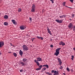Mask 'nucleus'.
Wrapping results in <instances>:
<instances>
[{"mask_svg": "<svg viewBox=\"0 0 75 75\" xmlns=\"http://www.w3.org/2000/svg\"><path fill=\"white\" fill-rule=\"evenodd\" d=\"M61 50V48H58L56 50V52L54 54V55H56V56H58L59 54V51Z\"/></svg>", "mask_w": 75, "mask_h": 75, "instance_id": "obj_1", "label": "nucleus"}, {"mask_svg": "<svg viewBox=\"0 0 75 75\" xmlns=\"http://www.w3.org/2000/svg\"><path fill=\"white\" fill-rule=\"evenodd\" d=\"M36 9V7L35 5L34 4H33L32 6V9H31V11L32 12H35V9Z\"/></svg>", "mask_w": 75, "mask_h": 75, "instance_id": "obj_2", "label": "nucleus"}, {"mask_svg": "<svg viewBox=\"0 0 75 75\" xmlns=\"http://www.w3.org/2000/svg\"><path fill=\"white\" fill-rule=\"evenodd\" d=\"M23 51H27L28 50V48L26 45H24L22 47Z\"/></svg>", "mask_w": 75, "mask_h": 75, "instance_id": "obj_3", "label": "nucleus"}, {"mask_svg": "<svg viewBox=\"0 0 75 75\" xmlns=\"http://www.w3.org/2000/svg\"><path fill=\"white\" fill-rule=\"evenodd\" d=\"M34 62L36 63V64H37V65L40 68H41L42 67V65H40V63H39L37 61V60H35Z\"/></svg>", "mask_w": 75, "mask_h": 75, "instance_id": "obj_4", "label": "nucleus"}, {"mask_svg": "<svg viewBox=\"0 0 75 75\" xmlns=\"http://www.w3.org/2000/svg\"><path fill=\"white\" fill-rule=\"evenodd\" d=\"M20 28L21 30H24L26 28L25 26L21 25L20 27Z\"/></svg>", "mask_w": 75, "mask_h": 75, "instance_id": "obj_5", "label": "nucleus"}, {"mask_svg": "<svg viewBox=\"0 0 75 75\" xmlns=\"http://www.w3.org/2000/svg\"><path fill=\"white\" fill-rule=\"evenodd\" d=\"M55 21H56L57 23H62V20L56 19L55 20Z\"/></svg>", "mask_w": 75, "mask_h": 75, "instance_id": "obj_6", "label": "nucleus"}, {"mask_svg": "<svg viewBox=\"0 0 75 75\" xmlns=\"http://www.w3.org/2000/svg\"><path fill=\"white\" fill-rule=\"evenodd\" d=\"M59 45H62V46H64V45H65V43L62 41H61V42H60L59 43Z\"/></svg>", "mask_w": 75, "mask_h": 75, "instance_id": "obj_7", "label": "nucleus"}, {"mask_svg": "<svg viewBox=\"0 0 75 75\" xmlns=\"http://www.w3.org/2000/svg\"><path fill=\"white\" fill-rule=\"evenodd\" d=\"M4 45L3 42H0V48H1Z\"/></svg>", "mask_w": 75, "mask_h": 75, "instance_id": "obj_8", "label": "nucleus"}, {"mask_svg": "<svg viewBox=\"0 0 75 75\" xmlns=\"http://www.w3.org/2000/svg\"><path fill=\"white\" fill-rule=\"evenodd\" d=\"M72 26H73V25H72V23H70L68 26L69 28V29H71Z\"/></svg>", "mask_w": 75, "mask_h": 75, "instance_id": "obj_9", "label": "nucleus"}, {"mask_svg": "<svg viewBox=\"0 0 75 75\" xmlns=\"http://www.w3.org/2000/svg\"><path fill=\"white\" fill-rule=\"evenodd\" d=\"M58 61L59 62V65H62V61L59 58L58 59Z\"/></svg>", "mask_w": 75, "mask_h": 75, "instance_id": "obj_10", "label": "nucleus"}, {"mask_svg": "<svg viewBox=\"0 0 75 75\" xmlns=\"http://www.w3.org/2000/svg\"><path fill=\"white\" fill-rule=\"evenodd\" d=\"M37 61H42V59L40 57L37 58Z\"/></svg>", "mask_w": 75, "mask_h": 75, "instance_id": "obj_11", "label": "nucleus"}, {"mask_svg": "<svg viewBox=\"0 0 75 75\" xmlns=\"http://www.w3.org/2000/svg\"><path fill=\"white\" fill-rule=\"evenodd\" d=\"M23 51H21V50H20L19 51V54L21 56H22L23 55Z\"/></svg>", "mask_w": 75, "mask_h": 75, "instance_id": "obj_12", "label": "nucleus"}, {"mask_svg": "<svg viewBox=\"0 0 75 75\" xmlns=\"http://www.w3.org/2000/svg\"><path fill=\"white\" fill-rule=\"evenodd\" d=\"M11 21L13 23V24H17V23L15 21V20H14L13 19Z\"/></svg>", "mask_w": 75, "mask_h": 75, "instance_id": "obj_13", "label": "nucleus"}, {"mask_svg": "<svg viewBox=\"0 0 75 75\" xmlns=\"http://www.w3.org/2000/svg\"><path fill=\"white\" fill-rule=\"evenodd\" d=\"M11 21L13 23V24H17V23L15 21V20H14L13 19Z\"/></svg>", "mask_w": 75, "mask_h": 75, "instance_id": "obj_14", "label": "nucleus"}, {"mask_svg": "<svg viewBox=\"0 0 75 75\" xmlns=\"http://www.w3.org/2000/svg\"><path fill=\"white\" fill-rule=\"evenodd\" d=\"M47 28L48 33H49L50 34V35H51V32L50 31V29L48 27Z\"/></svg>", "mask_w": 75, "mask_h": 75, "instance_id": "obj_15", "label": "nucleus"}, {"mask_svg": "<svg viewBox=\"0 0 75 75\" xmlns=\"http://www.w3.org/2000/svg\"><path fill=\"white\" fill-rule=\"evenodd\" d=\"M27 59H26V58H23V61L24 62H26V61H27Z\"/></svg>", "mask_w": 75, "mask_h": 75, "instance_id": "obj_16", "label": "nucleus"}, {"mask_svg": "<svg viewBox=\"0 0 75 75\" xmlns=\"http://www.w3.org/2000/svg\"><path fill=\"white\" fill-rule=\"evenodd\" d=\"M58 71H55L54 74H55L56 75H59V73H58Z\"/></svg>", "mask_w": 75, "mask_h": 75, "instance_id": "obj_17", "label": "nucleus"}, {"mask_svg": "<svg viewBox=\"0 0 75 75\" xmlns=\"http://www.w3.org/2000/svg\"><path fill=\"white\" fill-rule=\"evenodd\" d=\"M37 38H38V39H40V40H43V38H42L41 37L37 36Z\"/></svg>", "mask_w": 75, "mask_h": 75, "instance_id": "obj_18", "label": "nucleus"}, {"mask_svg": "<svg viewBox=\"0 0 75 75\" xmlns=\"http://www.w3.org/2000/svg\"><path fill=\"white\" fill-rule=\"evenodd\" d=\"M13 55L15 57H17V54L16 53H14L13 54Z\"/></svg>", "mask_w": 75, "mask_h": 75, "instance_id": "obj_19", "label": "nucleus"}, {"mask_svg": "<svg viewBox=\"0 0 75 75\" xmlns=\"http://www.w3.org/2000/svg\"><path fill=\"white\" fill-rule=\"evenodd\" d=\"M4 24L5 25H8V23L7 22H5L4 23Z\"/></svg>", "mask_w": 75, "mask_h": 75, "instance_id": "obj_20", "label": "nucleus"}, {"mask_svg": "<svg viewBox=\"0 0 75 75\" xmlns=\"http://www.w3.org/2000/svg\"><path fill=\"white\" fill-rule=\"evenodd\" d=\"M4 18L6 19L8 18V16L7 15H5L4 16Z\"/></svg>", "mask_w": 75, "mask_h": 75, "instance_id": "obj_21", "label": "nucleus"}, {"mask_svg": "<svg viewBox=\"0 0 75 75\" xmlns=\"http://www.w3.org/2000/svg\"><path fill=\"white\" fill-rule=\"evenodd\" d=\"M71 59L72 60V61H73L74 60V55H72L71 56Z\"/></svg>", "mask_w": 75, "mask_h": 75, "instance_id": "obj_22", "label": "nucleus"}, {"mask_svg": "<svg viewBox=\"0 0 75 75\" xmlns=\"http://www.w3.org/2000/svg\"><path fill=\"white\" fill-rule=\"evenodd\" d=\"M21 64L22 65V66H24V63L23 62H21Z\"/></svg>", "mask_w": 75, "mask_h": 75, "instance_id": "obj_23", "label": "nucleus"}, {"mask_svg": "<svg viewBox=\"0 0 75 75\" xmlns=\"http://www.w3.org/2000/svg\"><path fill=\"white\" fill-rule=\"evenodd\" d=\"M21 9L20 8H19L18 9V12H21Z\"/></svg>", "mask_w": 75, "mask_h": 75, "instance_id": "obj_24", "label": "nucleus"}, {"mask_svg": "<svg viewBox=\"0 0 75 75\" xmlns=\"http://www.w3.org/2000/svg\"><path fill=\"white\" fill-rule=\"evenodd\" d=\"M45 67H46V68H47V69H48V68H49L48 67H49V66H48V64H46Z\"/></svg>", "mask_w": 75, "mask_h": 75, "instance_id": "obj_25", "label": "nucleus"}, {"mask_svg": "<svg viewBox=\"0 0 75 75\" xmlns=\"http://www.w3.org/2000/svg\"><path fill=\"white\" fill-rule=\"evenodd\" d=\"M41 69V68H37V69H36V70L37 71H39V70H40V69Z\"/></svg>", "mask_w": 75, "mask_h": 75, "instance_id": "obj_26", "label": "nucleus"}, {"mask_svg": "<svg viewBox=\"0 0 75 75\" xmlns=\"http://www.w3.org/2000/svg\"><path fill=\"white\" fill-rule=\"evenodd\" d=\"M67 71L68 72H69L70 70H69V69L68 67H67Z\"/></svg>", "mask_w": 75, "mask_h": 75, "instance_id": "obj_27", "label": "nucleus"}, {"mask_svg": "<svg viewBox=\"0 0 75 75\" xmlns=\"http://www.w3.org/2000/svg\"><path fill=\"white\" fill-rule=\"evenodd\" d=\"M42 70L43 71H45V70H46V68L44 67L42 69Z\"/></svg>", "mask_w": 75, "mask_h": 75, "instance_id": "obj_28", "label": "nucleus"}, {"mask_svg": "<svg viewBox=\"0 0 75 75\" xmlns=\"http://www.w3.org/2000/svg\"><path fill=\"white\" fill-rule=\"evenodd\" d=\"M73 31H75V25L73 26Z\"/></svg>", "mask_w": 75, "mask_h": 75, "instance_id": "obj_29", "label": "nucleus"}, {"mask_svg": "<svg viewBox=\"0 0 75 75\" xmlns=\"http://www.w3.org/2000/svg\"><path fill=\"white\" fill-rule=\"evenodd\" d=\"M66 2H64L62 3V4L64 6H65V4Z\"/></svg>", "mask_w": 75, "mask_h": 75, "instance_id": "obj_30", "label": "nucleus"}, {"mask_svg": "<svg viewBox=\"0 0 75 75\" xmlns=\"http://www.w3.org/2000/svg\"><path fill=\"white\" fill-rule=\"evenodd\" d=\"M29 20H30V22H31V21H32V18H29Z\"/></svg>", "mask_w": 75, "mask_h": 75, "instance_id": "obj_31", "label": "nucleus"}, {"mask_svg": "<svg viewBox=\"0 0 75 75\" xmlns=\"http://www.w3.org/2000/svg\"><path fill=\"white\" fill-rule=\"evenodd\" d=\"M55 71L54 70H52L51 73H54Z\"/></svg>", "mask_w": 75, "mask_h": 75, "instance_id": "obj_32", "label": "nucleus"}, {"mask_svg": "<svg viewBox=\"0 0 75 75\" xmlns=\"http://www.w3.org/2000/svg\"><path fill=\"white\" fill-rule=\"evenodd\" d=\"M35 38H33L31 39V40H32V42H33V41H34V40H35Z\"/></svg>", "mask_w": 75, "mask_h": 75, "instance_id": "obj_33", "label": "nucleus"}, {"mask_svg": "<svg viewBox=\"0 0 75 75\" xmlns=\"http://www.w3.org/2000/svg\"><path fill=\"white\" fill-rule=\"evenodd\" d=\"M63 68V67H62V66H61L59 68V69H62Z\"/></svg>", "mask_w": 75, "mask_h": 75, "instance_id": "obj_34", "label": "nucleus"}, {"mask_svg": "<svg viewBox=\"0 0 75 75\" xmlns=\"http://www.w3.org/2000/svg\"><path fill=\"white\" fill-rule=\"evenodd\" d=\"M70 1L71 2V3H73V2L74 1V0H70Z\"/></svg>", "mask_w": 75, "mask_h": 75, "instance_id": "obj_35", "label": "nucleus"}, {"mask_svg": "<svg viewBox=\"0 0 75 75\" xmlns=\"http://www.w3.org/2000/svg\"><path fill=\"white\" fill-rule=\"evenodd\" d=\"M66 17V15H63V17L64 18V17Z\"/></svg>", "mask_w": 75, "mask_h": 75, "instance_id": "obj_36", "label": "nucleus"}, {"mask_svg": "<svg viewBox=\"0 0 75 75\" xmlns=\"http://www.w3.org/2000/svg\"><path fill=\"white\" fill-rule=\"evenodd\" d=\"M52 3H54V0H50Z\"/></svg>", "mask_w": 75, "mask_h": 75, "instance_id": "obj_37", "label": "nucleus"}, {"mask_svg": "<svg viewBox=\"0 0 75 75\" xmlns=\"http://www.w3.org/2000/svg\"><path fill=\"white\" fill-rule=\"evenodd\" d=\"M59 17H60V18H63V15L62 16H59Z\"/></svg>", "mask_w": 75, "mask_h": 75, "instance_id": "obj_38", "label": "nucleus"}, {"mask_svg": "<svg viewBox=\"0 0 75 75\" xmlns=\"http://www.w3.org/2000/svg\"><path fill=\"white\" fill-rule=\"evenodd\" d=\"M74 16H75V15L74 14H73L72 15L71 17H74Z\"/></svg>", "mask_w": 75, "mask_h": 75, "instance_id": "obj_39", "label": "nucleus"}, {"mask_svg": "<svg viewBox=\"0 0 75 75\" xmlns=\"http://www.w3.org/2000/svg\"><path fill=\"white\" fill-rule=\"evenodd\" d=\"M46 74H47L49 75H50V73H49V72H47L46 73Z\"/></svg>", "mask_w": 75, "mask_h": 75, "instance_id": "obj_40", "label": "nucleus"}, {"mask_svg": "<svg viewBox=\"0 0 75 75\" xmlns=\"http://www.w3.org/2000/svg\"><path fill=\"white\" fill-rule=\"evenodd\" d=\"M71 72H74V71L73 70V69H71Z\"/></svg>", "mask_w": 75, "mask_h": 75, "instance_id": "obj_41", "label": "nucleus"}, {"mask_svg": "<svg viewBox=\"0 0 75 75\" xmlns=\"http://www.w3.org/2000/svg\"><path fill=\"white\" fill-rule=\"evenodd\" d=\"M50 47H51L52 48V47H53V45H50Z\"/></svg>", "mask_w": 75, "mask_h": 75, "instance_id": "obj_42", "label": "nucleus"}, {"mask_svg": "<svg viewBox=\"0 0 75 75\" xmlns=\"http://www.w3.org/2000/svg\"><path fill=\"white\" fill-rule=\"evenodd\" d=\"M8 53L9 54H11L12 52H8Z\"/></svg>", "mask_w": 75, "mask_h": 75, "instance_id": "obj_43", "label": "nucleus"}, {"mask_svg": "<svg viewBox=\"0 0 75 75\" xmlns=\"http://www.w3.org/2000/svg\"><path fill=\"white\" fill-rule=\"evenodd\" d=\"M22 71H23L22 69H21L20 70V72H22Z\"/></svg>", "mask_w": 75, "mask_h": 75, "instance_id": "obj_44", "label": "nucleus"}, {"mask_svg": "<svg viewBox=\"0 0 75 75\" xmlns=\"http://www.w3.org/2000/svg\"><path fill=\"white\" fill-rule=\"evenodd\" d=\"M73 50H74V51H75V48H73Z\"/></svg>", "mask_w": 75, "mask_h": 75, "instance_id": "obj_45", "label": "nucleus"}, {"mask_svg": "<svg viewBox=\"0 0 75 75\" xmlns=\"http://www.w3.org/2000/svg\"><path fill=\"white\" fill-rule=\"evenodd\" d=\"M43 67H45V65H44L43 66Z\"/></svg>", "mask_w": 75, "mask_h": 75, "instance_id": "obj_46", "label": "nucleus"}, {"mask_svg": "<svg viewBox=\"0 0 75 75\" xmlns=\"http://www.w3.org/2000/svg\"><path fill=\"white\" fill-rule=\"evenodd\" d=\"M54 75H57L56 74H55V73H54V74H53Z\"/></svg>", "mask_w": 75, "mask_h": 75, "instance_id": "obj_47", "label": "nucleus"}, {"mask_svg": "<svg viewBox=\"0 0 75 75\" xmlns=\"http://www.w3.org/2000/svg\"><path fill=\"white\" fill-rule=\"evenodd\" d=\"M63 75H65V73H63Z\"/></svg>", "mask_w": 75, "mask_h": 75, "instance_id": "obj_48", "label": "nucleus"}, {"mask_svg": "<svg viewBox=\"0 0 75 75\" xmlns=\"http://www.w3.org/2000/svg\"><path fill=\"white\" fill-rule=\"evenodd\" d=\"M0 55H1V53H0Z\"/></svg>", "mask_w": 75, "mask_h": 75, "instance_id": "obj_49", "label": "nucleus"}, {"mask_svg": "<svg viewBox=\"0 0 75 75\" xmlns=\"http://www.w3.org/2000/svg\"><path fill=\"white\" fill-rule=\"evenodd\" d=\"M68 8H71L70 7H69Z\"/></svg>", "mask_w": 75, "mask_h": 75, "instance_id": "obj_50", "label": "nucleus"}, {"mask_svg": "<svg viewBox=\"0 0 75 75\" xmlns=\"http://www.w3.org/2000/svg\"><path fill=\"white\" fill-rule=\"evenodd\" d=\"M66 7H68V6H66Z\"/></svg>", "mask_w": 75, "mask_h": 75, "instance_id": "obj_51", "label": "nucleus"}, {"mask_svg": "<svg viewBox=\"0 0 75 75\" xmlns=\"http://www.w3.org/2000/svg\"><path fill=\"white\" fill-rule=\"evenodd\" d=\"M11 45L12 46V45H11Z\"/></svg>", "mask_w": 75, "mask_h": 75, "instance_id": "obj_52", "label": "nucleus"}]
</instances>
